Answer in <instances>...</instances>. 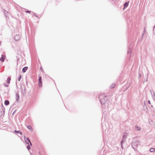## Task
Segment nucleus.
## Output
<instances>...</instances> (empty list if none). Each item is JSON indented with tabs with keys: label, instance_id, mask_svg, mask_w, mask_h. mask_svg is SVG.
I'll list each match as a JSON object with an SVG mask.
<instances>
[{
	"label": "nucleus",
	"instance_id": "4",
	"mask_svg": "<svg viewBox=\"0 0 155 155\" xmlns=\"http://www.w3.org/2000/svg\"><path fill=\"white\" fill-rule=\"evenodd\" d=\"M20 38V36L19 35H17L15 36L14 39L16 41L19 40Z\"/></svg>",
	"mask_w": 155,
	"mask_h": 155
},
{
	"label": "nucleus",
	"instance_id": "1",
	"mask_svg": "<svg viewBox=\"0 0 155 155\" xmlns=\"http://www.w3.org/2000/svg\"><path fill=\"white\" fill-rule=\"evenodd\" d=\"M140 142L136 138H134L133 139V141L131 143V145L133 148L137 147L139 145Z\"/></svg>",
	"mask_w": 155,
	"mask_h": 155
},
{
	"label": "nucleus",
	"instance_id": "26",
	"mask_svg": "<svg viewBox=\"0 0 155 155\" xmlns=\"http://www.w3.org/2000/svg\"><path fill=\"white\" fill-rule=\"evenodd\" d=\"M127 53L128 54H130V51H128L127 52Z\"/></svg>",
	"mask_w": 155,
	"mask_h": 155
},
{
	"label": "nucleus",
	"instance_id": "9",
	"mask_svg": "<svg viewBox=\"0 0 155 155\" xmlns=\"http://www.w3.org/2000/svg\"><path fill=\"white\" fill-rule=\"evenodd\" d=\"M28 68L27 67H24L22 70V71L23 73L25 72L28 69Z\"/></svg>",
	"mask_w": 155,
	"mask_h": 155
},
{
	"label": "nucleus",
	"instance_id": "28",
	"mask_svg": "<svg viewBox=\"0 0 155 155\" xmlns=\"http://www.w3.org/2000/svg\"><path fill=\"white\" fill-rule=\"evenodd\" d=\"M26 12H28V13H30V11H26Z\"/></svg>",
	"mask_w": 155,
	"mask_h": 155
},
{
	"label": "nucleus",
	"instance_id": "12",
	"mask_svg": "<svg viewBox=\"0 0 155 155\" xmlns=\"http://www.w3.org/2000/svg\"><path fill=\"white\" fill-rule=\"evenodd\" d=\"M150 151L151 152H153L155 151V148H151L150 149Z\"/></svg>",
	"mask_w": 155,
	"mask_h": 155
},
{
	"label": "nucleus",
	"instance_id": "8",
	"mask_svg": "<svg viewBox=\"0 0 155 155\" xmlns=\"http://www.w3.org/2000/svg\"><path fill=\"white\" fill-rule=\"evenodd\" d=\"M25 136H24V138L25 139ZM25 140V142L26 143H28V142L27 141V140H28V141L29 142V143H30V144L31 145H32L31 143L30 140L28 139V138H26V140Z\"/></svg>",
	"mask_w": 155,
	"mask_h": 155
},
{
	"label": "nucleus",
	"instance_id": "3",
	"mask_svg": "<svg viewBox=\"0 0 155 155\" xmlns=\"http://www.w3.org/2000/svg\"><path fill=\"white\" fill-rule=\"evenodd\" d=\"M127 135L126 134H124V135H123V137H122V139L121 142V145H122V143L123 142H124V141L127 138ZM121 147H122V145H121Z\"/></svg>",
	"mask_w": 155,
	"mask_h": 155
},
{
	"label": "nucleus",
	"instance_id": "14",
	"mask_svg": "<svg viewBox=\"0 0 155 155\" xmlns=\"http://www.w3.org/2000/svg\"><path fill=\"white\" fill-rule=\"evenodd\" d=\"M16 101H18L19 99V95L18 93L16 95Z\"/></svg>",
	"mask_w": 155,
	"mask_h": 155
},
{
	"label": "nucleus",
	"instance_id": "2",
	"mask_svg": "<svg viewBox=\"0 0 155 155\" xmlns=\"http://www.w3.org/2000/svg\"><path fill=\"white\" fill-rule=\"evenodd\" d=\"M99 98L100 99L101 103L102 104H104L106 103L107 100V98L106 97L104 96V98L103 99L102 98V96L100 95L99 96Z\"/></svg>",
	"mask_w": 155,
	"mask_h": 155
},
{
	"label": "nucleus",
	"instance_id": "24",
	"mask_svg": "<svg viewBox=\"0 0 155 155\" xmlns=\"http://www.w3.org/2000/svg\"><path fill=\"white\" fill-rule=\"evenodd\" d=\"M6 12V11H4V14H5V15L6 16V12Z\"/></svg>",
	"mask_w": 155,
	"mask_h": 155
},
{
	"label": "nucleus",
	"instance_id": "17",
	"mask_svg": "<svg viewBox=\"0 0 155 155\" xmlns=\"http://www.w3.org/2000/svg\"><path fill=\"white\" fill-rule=\"evenodd\" d=\"M115 86V84H112L111 86H110V87L111 88H114Z\"/></svg>",
	"mask_w": 155,
	"mask_h": 155
},
{
	"label": "nucleus",
	"instance_id": "6",
	"mask_svg": "<svg viewBox=\"0 0 155 155\" xmlns=\"http://www.w3.org/2000/svg\"><path fill=\"white\" fill-rule=\"evenodd\" d=\"M151 94L152 95L153 99L155 101V94L154 92H151Z\"/></svg>",
	"mask_w": 155,
	"mask_h": 155
},
{
	"label": "nucleus",
	"instance_id": "27",
	"mask_svg": "<svg viewBox=\"0 0 155 155\" xmlns=\"http://www.w3.org/2000/svg\"><path fill=\"white\" fill-rule=\"evenodd\" d=\"M151 124H152V123H153V122H152V121H151V122H149Z\"/></svg>",
	"mask_w": 155,
	"mask_h": 155
},
{
	"label": "nucleus",
	"instance_id": "7",
	"mask_svg": "<svg viewBox=\"0 0 155 155\" xmlns=\"http://www.w3.org/2000/svg\"><path fill=\"white\" fill-rule=\"evenodd\" d=\"M129 2H126L125 3L124 5V8L123 10H124L126 8H127Z\"/></svg>",
	"mask_w": 155,
	"mask_h": 155
},
{
	"label": "nucleus",
	"instance_id": "21",
	"mask_svg": "<svg viewBox=\"0 0 155 155\" xmlns=\"http://www.w3.org/2000/svg\"><path fill=\"white\" fill-rule=\"evenodd\" d=\"M41 77H40L39 79V82H41Z\"/></svg>",
	"mask_w": 155,
	"mask_h": 155
},
{
	"label": "nucleus",
	"instance_id": "22",
	"mask_svg": "<svg viewBox=\"0 0 155 155\" xmlns=\"http://www.w3.org/2000/svg\"><path fill=\"white\" fill-rule=\"evenodd\" d=\"M4 86L5 87H8V84H7L5 83L4 84Z\"/></svg>",
	"mask_w": 155,
	"mask_h": 155
},
{
	"label": "nucleus",
	"instance_id": "15",
	"mask_svg": "<svg viewBox=\"0 0 155 155\" xmlns=\"http://www.w3.org/2000/svg\"><path fill=\"white\" fill-rule=\"evenodd\" d=\"M14 132L15 133H18L20 134H22V132L21 131H16V130H15L14 131Z\"/></svg>",
	"mask_w": 155,
	"mask_h": 155
},
{
	"label": "nucleus",
	"instance_id": "25",
	"mask_svg": "<svg viewBox=\"0 0 155 155\" xmlns=\"http://www.w3.org/2000/svg\"><path fill=\"white\" fill-rule=\"evenodd\" d=\"M148 103L149 104H150V101L149 100H148Z\"/></svg>",
	"mask_w": 155,
	"mask_h": 155
},
{
	"label": "nucleus",
	"instance_id": "29",
	"mask_svg": "<svg viewBox=\"0 0 155 155\" xmlns=\"http://www.w3.org/2000/svg\"><path fill=\"white\" fill-rule=\"evenodd\" d=\"M141 74H139V76H140V77L141 76Z\"/></svg>",
	"mask_w": 155,
	"mask_h": 155
},
{
	"label": "nucleus",
	"instance_id": "30",
	"mask_svg": "<svg viewBox=\"0 0 155 155\" xmlns=\"http://www.w3.org/2000/svg\"><path fill=\"white\" fill-rule=\"evenodd\" d=\"M1 44V42L0 41V45Z\"/></svg>",
	"mask_w": 155,
	"mask_h": 155
},
{
	"label": "nucleus",
	"instance_id": "16",
	"mask_svg": "<svg viewBox=\"0 0 155 155\" xmlns=\"http://www.w3.org/2000/svg\"><path fill=\"white\" fill-rule=\"evenodd\" d=\"M11 80V78L9 77H8L7 79V82L9 84L10 83V81Z\"/></svg>",
	"mask_w": 155,
	"mask_h": 155
},
{
	"label": "nucleus",
	"instance_id": "20",
	"mask_svg": "<svg viewBox=\"0 0 155 155\" xmlns=\"http://www.w3.org/2000/svg\"><path fill=\"white\" fill-rule=\"evenodd\" d=\"M21 74H20L19 75V78H18V81H20V80L21 78Z\"/></svg>",
	"mask_w": 155,
	"mask_h": 155
},
{
	"label": "nucleus",
	"instance_id": "11",
	"mask_svg": "<svg viewBox=\"0 0 155 155\" xmlns=\"http://www.w3.org/2000/svg\"><path fill=\"white\" fill-rule=\"evenodd\" d=\"M135 129L136 130L140 131L141 130V128L140 127L138 126L137 125H136L135 126Z\"/></svg>",
	"mask_w": 155,
	"mask_h": 155
},
{
	"label": "nucleus",
	"instance_id": "13",
	"mask_svg": "<svg viewBox=\"0 0 155 155\" xmlns=\"http://www.w3.org/2000/svg\"><path fill=\"white\" fill-rule=\"evenodd\" d=\"M4 103L5 105H9V102L8 100H6L5 101Z\"/></svg>",
	"mask_w": 155,
	"mask_h": 155
},
{
	"label": "nucleus",
	"instance_id": "19",
	"mask_svg": "<svg viewBox=\"0 0 155 155\" xmlns=\"http://www.w3.org/2000/svg\"><path fill=\"white\" fill-rule=\"evenodd\" d=\"M153 34L155 35V25L153 27Z\"/></svg>",
	"mask_w": 155,
	"mask_h": 155
},
{
	"label": "nucleus",
	"instance_id": "5",
	"mask_svg": "<svg viewBox=\"0 0 155 155\" xmlns=\"http://www.w3.org/2000/svg\"><path fill=\"white\" fill-rule=\"evenodd\" d=\"M5 58V56L3 54L2 55V57L0 58V60L4 62V60Z\"/></svg>",
	"mask_w": 155,
	"mask_h": 155
},
{
	"label": "nucleus",
	"instance_id": "10",
	"mask_svg": "<svg viewBox=\"0 0 155 155\" xmlns=\"http://www.w3.org/2000/svg\"><path fill=\"white\" fill-rule=\"evenodd\" d=\"M28 129L30 130L31 132H32L33 131L32 130V127L30 125H28L27 127Z\"/></svg>",
	"mask_w": 155,
	"mask_h": 155
},
{
	"label": "nucleus",
	"instance_id": "18",
	"mask_svg": "<svg viewBox=\"0 0 155 155\" xmlns=\"http://www.w3.org/2000/svg\"><path fill=\"white\" fill-rule=\"evenodd\" d=\"M42 86V82H39V84H38L39 87H41Z\"/></svg>",
	"mask_w": 155,
	"mask_h": 155
},
{
	"label": "nucleus",
	"instance_id": "23",
	"mask_svg": "<svg viewBox=\"0 0 155 155\" xmlns=\"http://www.w3.org/2000/svg\"><path fill=\"white\" fill-rule=\"evenodd\" d=\"M27 148L28 149V150H29L30 149V147L29 146H27Z\"/></svg>",
	"mask_w": 155,
	"mask_h": 155
}]
</instances>
